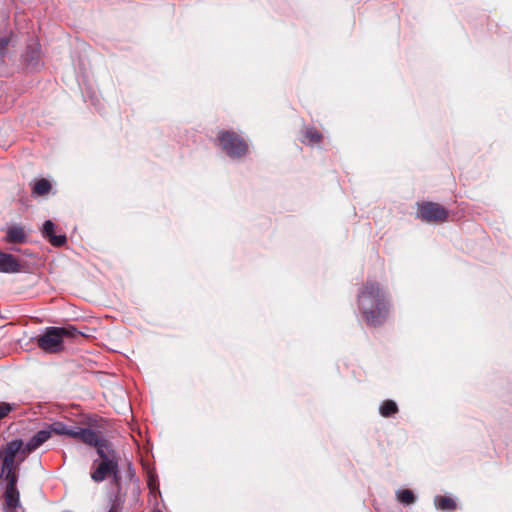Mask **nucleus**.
I'll return each instance as SVG.
<instances>
[{
  "instance_id": "obj_25",
  "label": "nucleus",
  "mask_w": 512,
  "mask_h": 512,
  "mask_svg": "<svg viewBox=\"0 0 512 512\" xmlns=\"http://www.w3.org/2000/svg\"><path fill=\"white\" fill-rule=\"evenodd\" d=\"M109 476L111 477L112 484L117 488V493H115L114 495L119 496L121 490V475L119 471V464L117 465L116 470L112 471Z\"/></svg>"
},
{
  "instance_id": "obj_11",
  "label": "nucleus",
  "mask_w": 512,
  "mask_h": 512,
  "mask_svg": "<svg viewBox=\"0 0 512 512\" xmlns=\"http://www.w3.org/2000/svg\"><path fill=\"white\" fill-rule=\"evenodd\" d=\"M29 454L25 449V443L21 438H14L8 441L0 450V459L17 460L19 457Z\"/></svg>"
},
{
  "instance_id": "obj_2",
  "label": "nucleus",
  "mask_w": 512,
  "mask_h": 512,
  "mask_svg": "<svg viewBox=\"0 0 512 512\" xmlns=\"http://www.w3.org/2000/svg\"><path fill=\"white\" fill-rule=\"evenodd\" d=\"M96 449L98 459L92 463L90 476L95 483H101L115 471L118 463V456L112 444L103 437L101 431H96L93 444H87Z\"/></svg>"
},
{
  "instance_id": "obj_21",
  "label": "nucleus",
  "mask_w": 512,
  "mask_h": 512,
  "mask_svg": "<svg viewBox=\"0 0 512 512\" xmlns=\"http://www.w3.org/2000/svg\"><path fill=\"white\" fill-rule=\"evenodd\" d=\"M17 408L16 403L11 402H0V420L6 418L11 412Z\"/></svg>"
},
{
  "instance_id": "obj_3",
  "label": "nucleus",
  "mask_w": 512,
  "mask_h": 512,
  "mask_svg": "<svg viewBox=\"0 0 512 512\" xmlns=\"http://www.w3.org/2000/svg\"><path fill=\"white\" fill-rule=\"evenodd\" d=\"M217 142L223 152L233 160H240L249 152L248 143L233 130H220L217 134Z\"/></svg>"
},
{
  "instance_id": "obj_10",
  "label": "nucleus",
  "mask_w": 512,
  "mask_h": 512,
  "mask_svg": "<svg viewBox=\"0 0 512 512\" xmlns=\"http://www.w3.org/2000/svg\"><path fill=\"white\" fill-rule=\"evenodd\" d=\"M40 231L42 237L54 247H62L67 244L66 234H56V224L50 219L43 222Z\"/></svg>"
},
{
  "instance_id": "obj_26",
  "label": "nucleus",
  "mask_w": 512,
  "mask_h": 512,
  "mask_svg": "<svg viewBox=\"0 0 512 512\" xmlns=\"http://www.w3.org/2000/svg\"><path fill=\"white\" fill-rule=\"evenodd\" d=\"M126 473H127V477H128L130 482H132L134 484H137V485L139 484V478L136 475V470H135L133 464L130 461L127 462V471H126Z\"/></svg>"
},
{
  "instance_id": "obj_23",
  "label": "nucleus",
  "mask_w": 512,
  "mask_h": 512,
  "mask_svg": "<svg viewBox=\"0 0 512 512\" xmlns=\"http://www.w3.org/2000/svg\"><path fill=\"white\" fill-rule=\"evenodd\" d=\"M110 508L107 512H120L124 500L118 495H111L109 497Z\"/></svg>"
},
{
  "instance_id": "obj_24",
  "label": "nucleus",
  "mask_w": 512,
  "mask_h": 512,
  "mask_svg": "<svg viewBox=\"0 0 512 512\" xmlns=\"http://www.w3.org/2000/svg\"><path fill=\"white\" fill-rule=\"evenodd\" d=\"M10 39L6 36L0 37V66L5 63V57L8 54Z\"/></svg>"
},
{
  "instance_id": "obj_16",
  "label": "nucleus",
  "mask_w": 512,
  "mask_h": 512,
  "mask_svg": "<svg viewBox=\"0 0 512 512\" xmlns=\"http://www.w3.org/2000/svg\"><path fill=\"white\" fill-rule=\"evenodd\" d=\"M395 496L397 501L403 506L413 505L414 503H416L418 499L417 495L411 489L408 488L398 489L395 492Z\"/></svg>"
},
{
  "instance_id": "obj_22",
  "label": "nucleus",
  "mask_w": 512,
  "mask_h": 512,
  "mask_svg": "<svg viewBox=\"0 0 512 512\" xmlns=\"http://www.w3.org/2000/svg\"><path fill=\"white\" fill-rule=\"evenodd\" d=\"M147 485L151 492L159 490V480L155 470H150L147 472Z\"/></svg>"
},
{
  "instance_id": "obj_5",
  "label": "nucleus",
  "mask_w": 512,
  "mask_h": 512,
  "mask_svg": "<svg viewBox=\"0 0 512 512\" xmlns=\"http://www.w3.org/2000/svg\"><path fill=\"white\" fill-rule=\"evenodd\" d=\"M57 326H48L39 335L30 338V342L48 354H57L64 350V342Z\"/></svg>"
},
{
  "instance_id": "obj_18",
  "label": "nucleus",
  "mask_w": 512,
  "mask_h": 512,
  "mask_svg": "<svg viewBox=\"0 0 512 512\" xmlns=\"http://www.w3.org/2000/svg\"><path fill=\"white\" fill-rule=\"evenodd\" d=\"M61 332H59L62 340L68 339H76L79 336L87 337L88 335L83 331L78 330L74 325L68 324L64 326H57Z\"/></svg>"
},
{
  "instance_id": "obj_15",
  "label": "nucleus",
  "mask_w": 512,
  "mask_h": 512,
  "mask_svg": "<svg viewBox=\"0 0 512 512\" xmlns=\"http://www.w3.org/2000/svg\"><path fill=\"white\" fill-rule=\"evenodd\" d=\"M434 505L437 510L442 512H452L456 509L457 503L450 496L436 495L434 497Z\"/></svg>"
},
{
  "instance_id": "obj_1",
  "label": "nucleus",
  "mask_w": 512,
  "mask_h": 512,
  "mask_svg": "<svg viewBox=\"0 0 512 512\" xmlns=\"http://www.w3.org/2000/svg\"><path fill=\"white\" fill-rule=\"evenodd\" d=\"M358 309L368 326H381L388 317L389 299L376 281L368 280L359 290Z\"/></svg>"
},
{
  "instance_id": "obj_28",
  "label": "nucleus",
  "mask_w": 512,
  "mask_h": 512,
  "mask_svg": "<svg viewBox=\"0 0 512 512\" xmlns=\"http://www.w3.org/2000/svg\"><path fill=\"white\" fill-rule=\"evenodd\" d=\"M90 93H91V92L86 91V93H85V92L83 93V96H84V97H86V95H87V94H89V95H90Z\"/></svg>"
},
{
  "instance_id": "obj_4",
  "label": "nucleus",
  "mask_w": 512,
  "mask_h": 512,
  "mask_svg": "<svg viewBox=\"0 0 512 512\" xmlns=\"http://www.w3.org/2000/svg\"><path fill=\"white\" fill-rule=\"evenodd\" d=\"M20 478V472L4 471L0 472V480L4 483V506L5 512H16L18 508H22L20 501V491L18 489V481Z\"/></svg>"
},
{
  "instance_id": "obj_7",
  "label": "nucleus",
  "mask_w": 512,
  "mask_h": 512,
  "mask_svg": "<svg viewBox=\"0 0 512 512\" xmlns=\"http://www.w3.org/2000/svg\"><path fill=\"white\" fill-rule=\"evenodd\" d=\"M448 217V211L442 205L426 201L419 204L417 218L425 222H442Z\"/></svg>"
},
{
  "instance_id": "obj_6",
  "label": "nucleus",
  "mask_w": 512,
  "mask_h": 512,
  "mask_svg": "<svg viewBox=\"0 0 512 512\" xmlns=\"http://www.w3.org/2000/svg\"><path fill=\"white\" fill-rule=\"evenodd\" d=\"M46 427L50 431L51 436L53 434L59 436L69 437L75 440H80L84 444H93L94 435L97 430L90 427H79V426H67L62 421H54L47 424Z\"/></svg>"
},
{
  "instance_id": "obj_9",
  "label": "nucleus",
  "mask_w": 512,
  "mask_h": 512,
  "mask_svg": "<svg viewBox=\"0 0 512 512\" xmlns=\"http://www.w3.org/2000/svg\"><path fill=\"white\" fill-rule=\"evenodd\" d=\"M27 269L26 261L18 259L11 253L0 251V273L14 274L26 272Z\"/></svg>"
},
{
  "instance_id": "obj_17",
  "label": "nucleus",
  "mask_w": 512,
  "mask_h": 512,
  "mask_svg": "<svg viewBox=\"0 0 512 512\" xmlns=\"http://www.w3.org/2000/svg\"><path fill=\"white\" fill-rule=\"evenodd\" d=\"M399 412L397 403L392 399L384 400L379 406V414L384 418L395 416Z\"/></svg>"
},
{
  "instance_id": "obj_14",
  "label": "nucleus",
  "mask_w": 512,
  "mask_h": 512,
  "mask_svg": "<svg viewBox=\"0 0 512 512\" xmlns=\"http://www.w3.org/2000/svg\"><path fill=\"white\" fill-rule=\"evenodd\" d=\"M32 196H46L52 189L51 182L46 178L35 179L31 184Z\"/></svg>"
},
{
  "instance_id": "obj_12",
  "label": "nucleus",
  "mask_w": 512,
  "mask_h": 512,
  "mask_svg": "<svg viewBox=\"0 0 512 512\" xmlns=\"http://www.w3.org/2000/svg\"><path fill=\"white\" fill-rule=\"evenodd\" d=\"M50 431L45 426L44 428L38 430L28 441L25 443V449L28 453H32L37 450L40 446H42L45 442H47L51 438Z\"/></svg>"
},
{
  "instance_id": "obj_13",
  "label": "nucleus",
  "mask_w": 512,
  "mask_h": 512,
  "mask_svg": "<svg viewBox=\"0 0 512 512\" xmlns=\"http://www.w3.org/2000/svg\"><path fill=\"white\" fill-rule=\"evenodd\" d=\"M27 234L24 228L19 224H13L6 230L5 241L13 244H22L27 242Z\"/></svg>"
},
{
  "instance_id": "obj_8",
  "label": "nucleus",
  "mask_w": 512,
  "mask_h": 512,
  "mask_svg": "<svg viewBox=\"0 0 512 512\" xmlns=\"http://www.w3.org/2000/svg\"><path fill=\"white\" fill-rule=\"evenodd\" d=\"M21 59L27 70L31 72L39 71L43 66L40 44L38 42L28 44Z\"/></svg>"
},
{
  "instance_id": "obj_29",
  "label": "nucleus",
  "mask_w": 512,
  "mask_h": 512,
  "mask_svg": "<svg viewBox=\"0 0 512 512\" xmlns=\"http://www.w3.org/2000/svg\"><path fill=\"white\" fill-rule=\"evenodd\" d=\"M90 93H91V92L86 91V93H85V92L83 93V96H84V97H86V95H87V94H89V95H90Z\"/></svg>"
},
{
  "instance_id": "obj_20",
  "label": "nucleus",
  "mask_w": 512,
  "mask_h": 512,
  "mask_svg": "<svg viewBox=\"0 0 512 512\" xmlns=\"http://www.w3.org/2000/svg\"><path fill=\"white\" fill-rule=\"evenodd\" d=\"M25 460L24 456L19 457L17 460H7L1 459V469L0 472L9 471V472H20V465Z\"/></svg>"
},
{
  "instance_id": "obj_19",
  "label": "nucleus",
  "mask_w": 512,
  "mask_h": 512,
  "mask_svg": "<svg viewBox=\"0 0 512 512\" xmlns=\"http://www.w3.org/2000/svg\"><path fill=\"white\" fill-rule=\"evenodd\" d=\"M322 139V134L313 127H307L303 138L301 139L304 144H316Z\"/></svg>"
},
{
  "instance_id": "obj_30",
  "label": "nucleus",
  "mask_w": 512,
  "mask_h": 512,
  "mask_svg": "<svg viewBox=\"0 0 512 512\" xmlns=\"http://www.w3.org/2000/svg\"><path fill=\"white\" fill-rule=\"evenodd\" d=\"M155 512H161L160 510H156Z\"/></svg>"
},
{
  "instance_id": "obj_27",
  "label": "nucleus",
  "mask_w": 512,
  "mask_h": 512,
  "mask_svg": "<svg viewBox=\"0 0 512 512\" xmlns=\"http://www.w3.org/2000/svg\"><path fill=\"white\" fill-rule=\"evenodd\" d=\"M90 100L93 105H95L96 102H98V96H97L96 92L90 93Z\"/></svg>"
}]
</instances>
